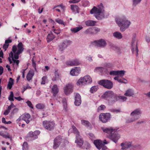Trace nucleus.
<instances>
[{"label": "nucleus", "instance_id": "cd10ccee", "mask_svg": "<svg viewBox=\"0 0 150 150\" xmlns=\"http://www.w3.org/2000/svg\"><path fill=\"white\" fill-rule=\"evenodd\" d=\"M114 79L115 80H116L120 83H123L125 84L127 83V81L125 79L123 78L121 79L119 78V76H117L114 77Z\"/></svg>", "mask_w": 150, "mask_h": 150}, {"label": "nucleus", "instance_id": "1a4fd4ad", "mask_svg": "<svg viewBox=\"0 0 150 150\" xmlns=\"http://www.w3.org/2000/svg\"><path fill=\"white\" fill-rule=\"evenodd\" d=\"M71 41L66 40L63 42L60 43L58 45L59 50L62 53H63L64 50L67 48V47L71 43Z\"/></svg>", "mask_w": 150, "mask_h": 150}, {"label": "nucleus", "instance_id": "20e7f679", "mask_svg": "<svg viewBox=\"0 0 150 150\" xmlns=\"http://www.w3.org/2000/svg\"><path fill=\"white\" fill-rule=\"evenodd\" d=\"M91 44L97 47L103 48L107 45L105 41L103 39H100L98 40H95L91 43Z\"/></svg>", "mask_w": 150, "mask_h": 150}, {"label": "nucleus", "instance_id": "f3484780", "mask_svg": "<svg viewBox=\"0 0 150 150\" xmlns=\"http://www.w3.org/2000/svg\"><path fill=\"white\" fill-rule=\"evenodd\" d=\"M66 64L70 66H76L81 64V62L79 59H76L72 61H67Z\"/></svg>", "mask_w": 150, "mask_h": 150}, {"label": "nucleus", "instance_id": "f257e3e1", "mask_svg": "<svg viewBox=\"0 0 150 150\" xmlns=\"http://www.w3.org/2000/svg\"><path fill=\"white\" fill-rule=\"evenodd\" d=\"M115 21L120 28V30L122 32L129 28L131 23L124 16L117 17L115 18Z\"/></svg>", "mask_w": 150, "mask_h": 150}, {"label": "nucleus", "instance_id": "774afa93", "mask_svg": "<svg viewBox=\"0 0 150 150\" xmlns=\"http://www.w3.org/2000/svg\"><path fill=\"white\" fill-rule=\"evenodd\" d=\"M10 111V110H8V108L7 110H6L4 112V114L5 115H7L9 114Z\"/></svg>", "mask_w": 150, "mask_h": 150}, {"label": "nucleus", "instance_id": "423d86ee", "mask_svg": "<svg viewBox=\"0 0 150 150\" xmlns=\"http://www.w3.org/2000/svg\"><path fill=\"white\" fill-rule=\"evenodd\" d=\"M111 116L110 113H102L99 115V117L100 121L105 123L110 120Z\"/></svg>", "mask_w": 150, "mask_h": 150}, {"label": "nucleus", "instance_id": "680f3d73", "mask_svg": "<svg viewBox=\"0 0 150 150\" xmlns=\"http://www.w3.org/2000/svg\"><path fill=\"white\" fill-rule=\"evenodd\" d=\"M32 66L34 68L35 71H37V69L36 68V64L35 62L34 61L33 59V58L32 60Z\"/></svg>", "mask_w": 150, "mask_h": 150}, {"label": "nucleus", "instance_id": "7c9ffc66", "mask_svg": "<svg viewBox=\"0 0 150 150\" xmlns=\"http://www.w3.org/2000/svg\"><path fill=\"white\" fill-rule=\"evenodd\" d=\"M9 56H11V57L12 59V60L13 61L14 63L16 64L17 66H18L19 64V61L18 60L14 59L13 57V54L12 52H11L9 54Z\"/></svg>", "mask_w": 150, "mask_h": 150}, {"label": "nucleus", "instance_id": "6e6d98bb", "mask_svg": "<svg viewBox=\"0 0 150 150\" xmlns=\"http://www.w3.org/2000/svg\"><path fill=\"white\" fill-rule=\"evenodd\" d=\"M55 21L59 24H62L64 25H65L64 22L62 20L58 18L55 19Z\"/></svg>", "mask_w": 150, "mask_h": 150}, {"label": "nucleus", "instance_id": "5701e85b", "mask_svg": "<svg viewBox=\"0 0 150 150\" xmlns=\"http://www.w3.org/2000/svg\"><path fill=\"white\" fill-rule=\"evenodd\" d=\"M102 141L99 139L96 140L94 141V144L99 150L101 149V146L102 145Z\"/></svg>", "mask_w": 150, "mask_h": 150}, {"label": "nucleus", "instance_id": "e433bc0d", "mask_svg": "<svg viewBox=\"0 0 150 150\" xmlns=\"http://www.w3.org/2000/svg\"><path fill=\"white\" fill-rule=\"evenodd\" d=\"M132 117L129 118L126 122V123H128L130 122H132L135 121V120L138 119V117L136 116H132Z\"/></svg>", "mask_w": 150, "mask_h": 150}, {"label": "nucleus", "instance_id": "09e8293b", "mask_svg": "<svg viewBox=\"0 0 150 150\" xmlns=\"http://www.w3.org/2000/svg\"><path fill=\"white\" fill-rule=\"evenodd\" d=\"M14 54H13V57L14 59H19V55L21 53H20V52H18L17 51L16 52L14 53Z\"/></svg>", "mask_w": 150, "mask_h": 150}, {"label": "nucleus", "instance_id": "e2e57ef3", "mask_svg": "<svg viewBox=\"0 0 150 150\" xmlns=\"http://www.w3.org/2000/svg\"><path fill=\"white\" fill-rule=\"evenodd\" d=\"M17 50V47L15 45H14L12 47V52L13 53L16 52V51Z\"/></svg>", "mask_w": 150, "mask_h": 150}, {"label": "nucleus", "instance_id": "de8ad7c7", "mask_svg": "<svg viewBox=\"0 0 150 150\" xmlns=\"http://www.w3.org/2000/svg\"><path fill=\"white\" fill-rule=\"evenodd\" d=\"M142 0H132L133 6H135L138 4L140 3Z\"/></svg>", "mask_w": 150, "mask_h": 150}, {"label": "nucleus", "instance_id": "bf43d9fd", "mask_svg": "<svg viewBox=\"0 0 150 150\" xmlns=\"http://www.w3.org/2000/svg\"><path fill=\"white\" fill-rule=\"evenodd\" d=\"M18 109L17 108H14L11 112V114L12 115H14L16 113L18 112Z\"/></svg>", "mask_w": 150, "mask_h": 150}, {"label": "nucleus", "instance_id": "338daca9", "mask_svg": "<svg viewBox=\"0 0 150 150\" xmlns=\"http://www.w3.org/2000/svg\"><path fill=\"white\" fill-rule=\"evenodd\" d=\"M15 106L14 105L13 103L12 102H11V105L8 107V110H11L12 107Z\"/></svg>", "mask_w": 150, "mask_h": 150}, {"label": "nucleus", "instance_id": "5fc2aeb1", "mask_svg": "<svg viewBox=\"0 0 150 150\" xmlns=\"http://www.w3.org/2000/svg\"><path fill=\"white\" fill-rule=\"evenodd\" d=\"M104 69V68L102 67H97L95 68V70H98L99 71L102 72L103 71Z\"/></svg>", "mask_w": 150, "mask_h": 150}, {"label": "nucleus", "instance_id": "3c124183", "mask_svg": "<svg viewBox=\"0 0 150 150\" xmlns=\"http://www.w3.org/2000/svg\"><path fill=\"white\" fill-rule=\"evenodd\" d=\"M23 150H28V143L26 142H24L23 144Z\"/></svg>", "mask_w": 150, "mask_h": 150}, {"label": "nucleus", "instance_id": "052dcab7", "mask_svg": "<svg viewBox=\"0 0 150 150\" xmlns=\"http://www.w3.org/2000/svg\"><path fill=\"white\" fill-rule=\"evenodd\" d=\"M46 76H44L42 78V81L41 82V84H45V80L47 79Z\"/></svg>", "mask_w": 150, "mask_h": 150}, {"label": "nucleus", "instance_id": "f03ea898", "mask_svg": "<svg viewBox=\"0 0 150 150\" xmlns=\"http://www.w3.org/2000/svg\"><path fill=\"white\" fill-rule=\"evenodd\" d=\"M92 80L91 78L89 75H86L83 77H81L79 79L76 83L77 85H85L91 83Z\"/></svg>", "mask_w": 150, "mask_h": 150}, {"label": "nucleus", "instance_id": "ea45409f", "mask_svg": "<svg viewBox=\"0 0 150 150\" xmlns=\"http://www.w3.org/2000/svg\"><path fill=\"white\" fill-rule=\"evenodd\" d=\"M98 88V86H93L91 88L90 91L91 93H93L96 92Z\"/></svg>", "mask_w": 150, "mask_h": 150}, {"label": "nucleus", "instance_id": "7ed1b4c3", "mask_svg": "<svg viewBox=\"0 0 150 150\" xmlns=\"http://www.w3.org/2000/svg\"><path fill=\"white\" fill-rule=\"evenodd\" d=\"M100 85L103 86L104 88L108 89H111L112 87V83L110 80L103 79L98 81Z\"/></svg>", "mask_w": 150, "mask_h": 150}, {"label": "nucleus", "instance_id": "2eb2a0df", "mask_svg": "<svg viewBox=\"0 0 150 150\" xmlns=\"http://www.w3.org/2000/svg\"><path fill=\"white\" fill-rule=\"evenodd\" d=\"M76 139L75 142L76 143L78 146L81 147L84 143L83 140L79 134V133L76 134Z\"/></svg>", "mask_w": 150, "mask_h": 150}, {"label": "nucleus", "instance_id": "473e14b6", "mask_svg": "<svg viewBox=\"0 0 150 150\" xmlns=\"http://www.w3.org/2000/svg\"><path fill=\"white\" fill-rule=\"evenodd\" d=\"M71 9L75 13H79V7H78L75 5H71Z\"/></svg>", "mask_w": 150, "mask_h": 150}, {"label": "nucleus", "instance_id": "f704fd0d", "mask_svg": "<svg viewBox=\"0 0 150 150\" xmlns=\"http://www.w3.org/2000/svg\"><path fill=\"white\" fill-rule=\"evenodd\" d=\"M83 28L82 26H79L76 28H73L71 29V30L73 32L76 33Z\"/></svg>", "mask_w": 150, "mask_h": 150}, {"label": "nucleus", "instance_id": "393cba45", "mask_svg": "<svg viewBox=\"0 0 150 150\" xmlns=\"http://www.w3.org/2000/svg\"><path fill=\"white\" fill-rule=\"evenodd\" d=\"M59 92V89L57 85L54 84L52 88V92L53 93V95L54 96H56Z\"/></svg>", "mask_w": 150, "mask_h": 150}, {"label": "nucleus", "instance_id": "f8f14e48", "mask_svg": "<svg viewBox=\"0 0 150 150\" xmlns=\"http://www.w3.org/2000/svg\"><path fill=\"white\" fill-rule=\"evenodd\" d=\"M102 97L110 102L112 101V91H106L102 96Z\"/></svg>", "mask_w": 150, "mask_h": 150}, {"label": "nucleus", "instance_id": "603ef678", "mask_svg": "<svg viewBox=\"0 0 150 150\" xmlns=\"http://www.w3.org/2000/svg\"><path fill=\"white\" fill-rule=\"evenodd\" d=\"M127 98L126 97L123 96H119V100L120 102H124L126 101Z\"/></svg>", "mask_w": 150, "mask_h": 150}, {"label": "nucleus", "instance_id": "79ce46f5", "mask_svg": "<svg viewBox=\"0 0 150 150\" xmlns=\"http://www.w3.org/2000/svg\"><path fill=\"white\" fill-rule=\"evenodd\" d=\"M86 34H92L93 35V32L92 28H88L84 32Z\"/></svg>", "mask_w": 150, "mask_h": 150}, {"label": "nucleus", "instance_id": "ddd939ff", "mask_svg": "<svg viewBox=\"0 0 150 150\" xmlns=\"http://www.w3.org/2000/svg\"><path fill=\"white\" fill-rule=\"evenodd\" d=\"M73 86L71 84H67L64 88V93L66 95H68L73 91Z\"/></svg>", "mask_w": 150, "mask_h": 150}, {"label": "nucleus", "instance_id": "4d7b16f0", "mask_svg": "<svg viewBox=\"0 0 150 150\" xmlns=\"http://www.w3.org/2000/svg\"><path fill=\"white\" fill-rule=\"evenodd\" d=\"M72 128L73 129V132L74 133L76 134L79 133V131L75 126H72Z\"/></svg>", "mask_w": 150, "mask_h": 150}, {"label": "nucleus", "instance_id": "39448f33", "mask_svg": "<svg viewBox=\"0 0 150 150\" xmlns=\"http://www.w3.org/2000/svg\"><path fill=\"white\" fill-rule=\"evenodd\" d=\"M42 124L44 127L48 130L51 131L54 129L55 123L54 121H44Z\"/></svg>", "mask_w": 150, "mask_h": 150}, {"label": "nucleus", "instance_id": "6ab92c4d", "mask_svg": "<svg viewBox=\"0 0 150 150\" xmlns=\"http://www.w3.org/2000/svg\"><path fill=\"white\" fill-rule=\"evenodd\" d=\"M80 68L79 67H76L71 71L70 74L72 76H77L80 73Z\"/></svg>", "mask_w": 150, "mask_h": 150}, {"label": "nucleus", "instance_id": "dca6fc26", "mask_svg": "<svg viewBox=\"0 0 150 150\" xmlns=\"http://www.w3.org/2000/svg\"><path fill=\"white\" fill-rule=\"evenodd\" d=\"M105 67H106L105 70L104 71V72L107 75L109 74L110 75H112V70L110 71V70L112 69V64L108 63L106 64Z\"/></svg>", "mask_w": 150, "mask_h": 150}, {"label": "nucleus", "instance_id": "4be33fe9", "mask_svg": "<svg viewBox=\"0 0 150 150\" xmlns=\"http://www.w3.org/2000/svg\"><path fill=\"white\" fill-rule=\"evenodd\" d=\"M52 80L53 81H58L59 80L61 81V76L59 74L58 72V70L57 69H55L54 76L52 78Z\"/></svg>", "mask_w": 150, "mask_h": 150}, {"label": "nucleus", "instance_id": "aec40b11", "mask_svg": "<svg viewBox=\"0 0 150 150\" xmlns=\"http://www.w3.org/2000/svg\"><path fill=\"white\" fill-rule=\"evenodd\" d=\"M81 96L79 93H77L75 97L74 104L77 106L80 105L81 102Z\"/></svg>", "mask_w": 150, "mask_h": 150}, {"label": "nucleus", "instance_id": "8fccbe9b", "mask_svg": "<svg viewBox=\"0 0 150 150\" xmlns=\"http://www.w3.org/2000/svg\"><path fill=\"white\" fill-rule=\"evenodd\" d=\"M119 96H117L113 93V101H119Z\"/></svg>", "mask_w": 150, "mask_h": 150}, {"label": "nucleus", "instance_id": "13d9d810", "mask_svg": "<svg viewBox=\"0 0 150 150\" xmlns=\"http://www.w3.org/2000/svg\"><path fill=\"white\" fill-rule=\"evenodd\" d=\"M26 103L29 107L32 109H33V107L31 101L28 100L26 102Z\"/></svg>", "mask_w": 150, "mask_h": 150}, {"label": "nucleus", "instance_id": "9d476101", "mask_svg": "<svg viewBox=\"0 0 150 150\" xmlns=\"http://www.w3.org/2000/svg\"><path fill=\"white\" fill-rule=\"evenodd\" d=\"M120 130L119 129V128H113V142L117 143L118 140L120 137Z\"/></svg>", "mask_w": 150, "mask_h": 150}, {"label": "nucleus", "instance_id": "2f4dec72", "mask_svg": "<svg viewBox=\"0 0 150 150\" xmlns=\"http://www.w3.org/2000/svg\"><path fill=\"white\" fill-rule=\"evenodd\" d=\"M14 80L11 78H10L9 81L8 82L7 85V88L11 90L12 87L13 85L14 84Z\"/></svg>", "mask_w": 150, "mask_h": 150}, {"label": "nucleus", "instance_id": "a878e982", "mask_svg": "<svg viewBox=\"0 0 150 150\" xmlns=\"http://www.w3.org/2000/svg\"><path fill=\"white\" fill-rule=\"evenodd\" d=\"M34 70H30L26 76L27 80L28 81L32 79V77L34 75Z\"/></svg>", "mask_w": 150, "mask_h": 150}, {"label": "nucleus", "instance_id": "69168bd1", "mask_svg": "<svg viewBox=\"0 0 150 150\" xmlns=\"http://www.w3.org/2000/svg\"><path fill=\"white\" fill-rule=\"evenodd\" d=\"M31 87H30L28 84H27V86L25 87H24L23 90L22 91L23 93L25 90H26L28 88H31Z\"/></svg>", "mask_w": 150, "mask_h": 150}, {"label": "nucleus", "instance_id": "4c0bfd02", "mask_svg": "<svg viewBox=\"0 0 150 150\" xmlns=\"http://www.w3.org/2000/svg\"><path fill=\"white\" fill-rule=\"evenodd\" d=\"M97 9L99 13H100V12H105L104 7L102 3H100L98 6Z\"/></svg>", "mask_w": 150, "mask_h": 150}, {"label": "nucleus", "instance_id": "c9c22d12", "mask_svg": "<svg viewBox=\"0 0 150 150\" xmlns=\"http://www.w3.org/2000/svg\"><path fill=\"white\" fill-rule=\"evenodd\" d=\"M55 38L54 36L52 34V33L51 34H48L47 37V42H49L50 41H52Z\"/></svg>", "mask_w": 150, "mask_h": 150}, {"label": "nucleus", "instance_id": "9b49d317", "mask_svg": "<svg viewBox=\"0 0 150 150\" xmlns=\"http://www.w3.org/2000/svg\"><path fill=\"white\" fill-rule=\"evenodd\" d=\"M132 143V142L122 143L121 144L122 149L123 150H126L128 148L133 149L136 148V146L133 145Z\"/></svg>", "mask_w": 150, "mask_h": 150}, {"label": "nucleus", "instance_id": "4468645a", "mask_svg": "<svg viewBox=\"0 0 150 150\" xmlns=\"http://www.w3.org/2000/svg\"><path fill=\"white\" fill-rule=\"evenodd\" d=\"M40 133V132L39 130H36L33 132L30 131L28 134V137L31 138V140H34L38 138V136Z\"/></svg>", "mask_w": 150, "mask_h": 150}, {"label": "nucleus", "instance_id": "bb28decb", "mask_svg": "<svg viewBox=\"0 0 150 150\" xmlns=\"http://www.w3.org/2000/svg\"><path fill=\"white\" fill-rule=\"evenodd\" d=\"M134 94L133 91L131 89L129 88L126 91L124 95L127 96H132Z\"/></svg>", "mask_w": 150, "mask_h": 150}, {"label": "nucleus", "instance_id": "412c9836", "mask_svg": "<svg viewBox=\"0 0 150 150\" xmlns=\"http://www.w3.org/2000/svg\"><path fill=\"white\" fill-rule=\"evenodd\" d=\"M94 16L96 19L99 20H101L104 18L107 17V16L105 15V12L98 13L97 14H96Z\"/></svg>", "mask_w": 150, "mask_h": 150}, {"label": "nucleus", "instance_id": "864d4df0", "mask_svg": "<svg viewBox=\"0 0 150 150\" xmlns=\"http://www.w3.org/2000/svg\"><path fill=\"white\" fill-rule=\"evenodd\" d=\"M113 50L116 51L118 54L120 53V49L119 47L113 45Z\"/></svg>", "mask_w": 150, "mask_h": 150}, {"label": "nucleus", "instance_id": "c756f323", "mask_svg": "<svg viewBox=\"0 0 150 150\" xmlns=\"http://www.w3.org/2000/svg\"><path fill=\"white\" fill-rule=\"evenodd\" d=\"M23 46V45L22 42H19L17 45L18 49L17 51L20 52V53H22L24 50Z\"/></svg>", "mask_w": 150, "mask_h": 150}, {"label": "nucleus", "instance_id": "0eeeda50", "mask_svg": "<svg viewBox=\"0 0 150 150\" xmlns=\"http://www.w3.org/2000/svg\"><path fill=\"white\" fill-rule=\"evenodd\" d=\"M62 137V136L61 135H59L54 138L53 140V148L54 149H57L59 147L61 144L63 140Z\"/></svg>", "mask_w": 150, "mask_h": 150}, {"label": "nucleus", "instance_id": "58836bf2", "mask_svg": "<svg viewBox=\"0 0 150 150\" xmlns=\"http://www.w3.org/2000/svg\"><path fill=\"white\" fill-rule=\"evenodd\" d=\"M90 13L91 14H93L94 13H95V15L96 14H97L99 12L98 11L97 8L96 6H94L93 8L91 10Z\"/></svg>", "mask_w": 150, "mask_h": 150}, {"label": "nucleus", "instance_id": "c03bdc74", "mask_svg": "<svg viewBox=\"0 0 150 150\" xmlns=\"http://www.w3.org/2000/svg\"><path fill=\"white\" fill-rule=\"evenodd\" d=\"M92 29L93 32V35L96 34L100 31V29L96 27H92Z\"/></svg>", "mask_w": 150, "mask_h": 150}, {"label": "nucleus", "instance_id": "49530a36", "mask_svg": "<svg viewBox=\"0 0 150 150\" xmlns=\"http://www.w3.org/2000/svg\"><path fill=\"white\" fill-rule=\"evenodd\" d=\"M35 107L39 109H43L45 107L44 105L41 103H38L37 104Z\"/></svg>", "mask_w": 150, "mask_h": 150}, {"label": "nucleus", "instance_id": "c85d7f7f", "mask_svg": "<svg viewBox=\"0 0 150 150\" xmlns=\"http://www.w3.org/2000/svg\"><path fill=\"white\" fill-rule=\"evenodd\" d=\"M113 36L118 39H121L123 37L122 34L118 31H116L114 33Z\"/></svg>", "mask_w": 150, "mask_h": 150}, {"label": "nucleus", "instance_id": "b1692460", "mask_svg": "<svg viewBox=\"0 0 150 150\" xmlns=\"http://www.w3.org/2000/svg\"><path fill=\"white\" fill-rule=\"evenodd\" d=\"M125 72L124 70L113 71V75H118L122 77L125 75Z\"/></svg>", "mask_w": 150, "mask_h": 150}, {"label": "nucleus", "instance_id": "72a5a7b5", "mask_svg": "<svg viewBox=\"0 0 150 150\" xmlns=\"http://www.w3.org/2000/svg\"><path fill=\"white\" fill-rule=\"evenodd\" d=\"M96 22L92 20H88L85 22L86 25L88 26H92L95 25Z\"/></svg>", "mask_w": 150, "mask_h": 150}, {"label": "nucleus", "instance_id": "37998d69", "mask_svg": "<svg viewBox=\"0 0 150 150\" xmlns=\"http://www.w3.org/2000/svg\"><path fill=\"white\" fill-rule=\"evenodd\" d=\"M22 120L29 119L30 117V115L29 113L23 114L22 115Z\"/></svg>", "mask_w": 150, "mask_h": 150}, {"label": "nucleus", "instance_id": "0e129e2a", "mask_svg": "<svg viewBox=\"0 0 150 150\" xmlns=\"http://www.w3.org/2000/svg\"><path fill=\"white\" fill-rule=\"evenodd\" d=\"M9 45V44H7L5 43V44L3 45V48L4 49L5 51H6L8 48Z\"/></svg>", "mask_w": 150, "mask_h": 150}, {"label": "nucleus", "instance_id": "a18cd8bd", "mask_svg": "<svg viewBox=\"0 0 150 150\" xmlns=\"http://www.w3.org/2000/svg\"><path fill=\"white\" fill-rule=\"evenodd\" d=\"M106 108V106L105 105H101L98 107L97 111L98 112H99L101 110H104Z\"/></svg>", "mask_w": 150, "mask_h": 150}, {"label": "nucleus", "instance_id": "a19ab883", "mask_svg": "<svg viewBox=\"0 0 150 150\" xmlns=\"http://www.w3.org/2000/svg\"><path fill=\"white\" fill-rule=\"evenodd\" d=\"M81 124L87 127H88L90 126L91 124L88 121L85 120H81Z\"/></svg>", "mask_w": 150, "mask_h": 150}, {"label": "nucleus", "instance_id": "a211bd4d", "mask_svg": "<svg viewBox=\"0 0 150 150\" xmlns=\"http://www.w3.org/2000/svg\"><path fill=\"white\" fill-rule=\"evenodd\" d=\"M142 114V112L139 108H137L133 111L130 114L132 116L138 117V119L140 118Z\"/></svg>", "mask_w": 150, "mask_h": 150}, {"label": "nucleus", "instance_id": "6e6552de", "mask_svg": "<svg viewBox=\"0 0 150 150\" xmlns=\"http://www.w3.org/2000/svg\"><path fill=\"white\" fill-rule=\"evenodd\" d=\"M103 132L107 134L106 137L111 140H112V127L109 128L101 127Z\"/></svg>", "mask_w": 150, "mask_h": 150}]
</instances>
